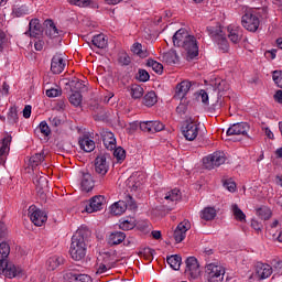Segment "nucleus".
I'll list each match as a JSON object with an SVG mask.
<instances>
[{"label":"nucleus","instance_id":"23","mask_svg":"<svg viewBox=\"0 0 282 282\" xmlns=\"http://www.w3.org/2000/svg\"><path fill=\"white\" fill-rule=\"evenodd\" d=\"M272 272H274V269L270 264L258 262L256 265V274L259 279H269V276H272Z\"/></svg>","mask_w":282,"mask_h":282},{"label":"nucleus","instance_id":"31","mask_svg":"<svg viewBox=\"0 0 282 282\" xmlns=\"http://www.w3.org/2000/svg\"><path fill=\"white\" fill-rule=\"evenodd\" d=\"M65 263V258L63 256H53L50 257L46 261V265L48 270H56L59 265H63Z\"/></svg>","mask_w":282,"mask_h":282},{"label":"nucleus","instance_id":"25","mask_svg":"<svg viewBox=\"0 0 282 282\" xmlns=\"http://www.w3.org/2000/svg\"><path fill=\"white\" fill-rule=\"evenodd\" d=\"M12 137L8 135L0 140V164H6V155L10 153Z\"/></svg>","mask_w":282,"mask_h":282},{"label":"nucleus","instance_id":"48","mask_svg":"<svg viewBox=\"0 0 282 282\" xmlns=\"http://www.w3.org/2000/svg\"><path fill=\"white\" fill-rule=\"evenodd\" d=\"M113 156L116 158L117 162L121 164L127 159V151L122 149V147H118L113 149Z\"/></svg>","mask_w":282,"mask_h":282},{"label":"nucleus","instance_id":"63","mask_svg":"<svg viewBox=\"0 0 282 282\" xmlns=\"http://www.w3.org/2000/svg\"><path fill=\"white\" fill-rule=\"evenodd\" d=\"M23 118H30V116H32V106L28 105L24 107L23 111Z\"/></svg>","mask_w":282,"mask_h":282},{"label":"nucleus","instance_id":"30","mask_svg":"<svg viewBox=\"0 0 282 282\" xmlns=\"http://www.w3.org/2000/svg\"><path fill=\"white\" fill-rule=\"evenodd\" d=\"M25 34H29V36H33V39H36L39 34H41V22L39 19H32L29 23V31L25 32Z\"/></svg>","mask_w":282,"mask_h":282},{"label":"nucleus","instance_id":"9","mask_svg":"<svg viewBox=\"0 0 282 282\" xmlns=\"http://www.w3.org/2000/svg\"><path fill=\"white\" fill-rule=\"evenodd\" d=\"M29 217L34 226H43L47 221V214L35 205L29 207Z\"/></svg>","mask_w":282,"mask_h":282},{"label":"nucleus","instance_id":"47","mask_svg":"<svg viewBox=\"0 0 282 282\" xmlns=\"http://www.w3.org/2000/svg\"><path fill=\"white\" fill-rule=\"evenodd\" d=\"M7 122L9 124H17V122H19V113L17 111V108L9 109V112L7 115Z\"/></svg>","mask_w":282,"mask_h":282},{"label":"nucleus","instance_id":"14","mask_svg":"<svg viewBox=\"0 0 282 282\" xmlns=\"http://www.w3.org/2000/svg\"><path fill=\"white\" fill-rule=\"evenodd\" d=\"M141 131L145 133H158L160 131H164V123L159 120L155 121H141L140 122Z\"/></svg>","mask_w":282,"mask_h":282},{"label":"nucleus","instance_id":"27","mask_svg":"<svg viewBox=\"0 0 282 282\" xmlns=\"http://www.w3.org/2000/svg\"><path fill=\"white\" fill-rule=\"evenodd\" d=\"M78 144L82 151H85V153H91V151L96 149V142H94V140H91V138H89L88 135L79 138Z\"/></svg>","mask_w":282,"mask_h":282},{"label":"nucleus","instance_id":"51","mask_svg":"<svg viewBox=\"0 0 282 282\" xmlns=\"http://www.w3.org/2000/svg\"><path fill=\"white\" fill-rule=\"evenodd\" d=\"M147 65L148 67H152L153 72H155L156 74H162V70L164 69V66H162V64L154 59H148Z\"/></svg>","mask_w":282,"mask_h":282},{"label":"nucleus","instance_id":"10","mask_svg":"<svg viewBox=\"0 0 282 282\" xmlns=\"http://www.w3.org/2000/svg\"><path fill=\"white\" fill-rule=\"evenodd\" d=\"M212 39H214L215 43H217L219 50H221L224 53L228 52L230 50V46L228 45V40L224 37V34L221 33V29H215L213 26L207 28Z\"/></svg>","mask_w":282,"mask_h":282},{"label":"nucleus","instance_id":"20","mask_svg":"<svg viewBox=\"0 0 282 282\" xmlns=\"http://www.w3.org/2000/svg\"><path fill=\"white\" fill-rule=\"evenodd\" d=\"M191 228V224L188 221H182L177 225L176 229L174 230V240L176 243H182L183 239H186V232H188V229Z\"/></svg>","mask_w":282,"mask_h":282},{"label":"nucleus","instance_id":"46","mask_svg":"<svg viewBox=\"0 0 282 282\" xmlns=\"http://www.w3.org/2000/svg\"><path fill=\"white\" fill-rule=\"evenodd\" d=\"M45 160V153H35L33 156L30 159V165L32 169L39 166L43 161Z\"/></svg>","mask_w":282,"mask_h":282},{"label":"nucleus","instance_id":"38","mask_svg":"<svg viewBox=\"0 0 282 282\" xmlns=\"http://www.w3.org/2000/svg\"><path fill=\"white\" fill-rule=\"evenodd\" d=\"M163 61L167 65H175V63H177V61H180V57L177 56V52L169 51L163 54Z\"/></svg>","mask_w":282,"mask_h":282},{"label":"nucleus","instance_id":"56","mask_svg":"<svg viewBox=\"0 0 282 282\" xmlns=\"http://www.w3.org/2000/svg\"><path fill=\"white\" fill-rule=\"evenodd\" d=\"M151 76L149 75V72L144 69H139L138 75H137V80H140V83H147Z\"/></svg>","mask_w":282,"mask_h":282},{"label":"nucleus","instance_id":"32","mask_svg":"<svg viewBox=\"0 0 282 282\" xmlns=\"http://www.w3.org/2000/svg\"><path fill=\"white\" fill-rule=\"evenodd\" d=\"M217 217V209L215 207H205L200 210V219L205 221H213Z\"/></svg>","mask_w":282,"mask_h":282},{"label":"nucleus","instance_id":"6","mask_svg":"<svg viewBox=\"0 0 282 282\" xmlns=\"http://www.w3.org/2000/svg\"><path fill=\"white\" fill-rule=\"evenodd\" d=\"M127 208H135V200H133V197L127 196L126 200H119L113 203L110 206V213L111 215H123V213H127Z\"/></svg>","mask_w":282,"mask_h":282},{"label":"nucleus","instance_id":"4","mask_svg":"<svg viewBox=\"0 0 282 282\" xmlns=\"http://www.w3.org/2000/svg\"><path fill=\"white\" fill-rule=\"evenodd\" d=\"M181 47L186 52V61H195L199 56V45L195 35H189Z\"/></svg>","mask_w":282,"mask_h":282},{"label":"nucleus","instance_id":"40","mask_svg":"<svg viewBox=\"0 0 282 282\" xmlns=\"http://www.w3.org/2000/svg\"><path fill=\"white\" fill-rule=\"evenodd\" d=\"M166 261L172 270H180L182 265V257L177 254L167 257Z\"/></svg>","mask_w":282,"mask_h":282},{"label":"nucleus","instance_id":"13","mask_svg":"<svg viewBox=\"0 0 282 282\" xmlns=\"http://www.w3.org/2000/svg\"><path fill=\"white\" fill-rule=\"evenodd\" d=\"M250 124L248 122H237L227 129V135H248Z\"/></svg>","mask_w":282,"mask_h":282},{"label":"nucleus","instance_id":"58","mask_svg":"<svg viewBox=\"0 0 282 282\" xmlns=\"http://www.w3.org/2000/svg\"><path fill=\"white\" fill-rule=\"evenodd\" d=\"M118 61L120 65H131V57L127 53H120Z\"/></svg>","mask_w":282,"mask_h":282},{"label":"nucleus","instance_id":"53","mask_svg":"<svg viewBox=\"0 0 282 282\" xmlns=\"http://www.w3.org/2000/svg\"><path fill=\"white\" fill-rule=\"evenodd\" d=\"M70 6H77V8H89L91 0H69Z\"/></svg>","mask_w":282,"mask_h":282},{"label":"nucleus","instance_id":"22","mask_svg":"<svg viewBox=\"0 0 282 282\" xmlns=\"http://www.w3.org/2000/svg\"><path fill=\"white\" fill-rule=\"evenodd\" d=\"M191 82L188 80H183L180 84H177L176 86V91L174 95V98L176 100H184V98H186V94H188V91H191Z\"/></svg>","mask_w":282,"mask_h":282},{"label":"nucleus","instance_id":"16","mask_svg":"<svg viewBox=\"0 0 282 282\" xmlns=\"http://www.w3.org/2000/svg\"><path fill=\"white\" fill-rule=\"evenodd\" d=\"M144 185V174L135 173L128 178V186L132 193H135Z\"/></svg>","mask_w":282,"mask_h":282},{"label":"nucleus","instance_id":"33","mask_svg":"<svg viewBox=\"0 0 282 282\" xmlns=\"http://www.w3.org/2000/svg\"><path fill=\"white\" fill-rule=\"evenodd\" d=\"M66 279L69 282H93L91 276L87 274H78V273H67Z\"/></svg>","mask_w":282,"mask_h":282},{"label":"nucleus","instance_id":"24","mask_svg":"<svg viewBox=\"0 0 282 282\" xmlns=\"http://www.w3.org/2000/svg\"><path fill=\"white\" fill-rule=\"evenodd\" d=\"M97 259H100V261L104 262V264L107 265L110 270L116 268V263H118V256H116V252L113 251L104 252Z\"/></svg>","mask_w":282,"mask_h":282},{"label":"nucleus","instance_id":"42","mask_svg":"<svg viewBox=\"0 0 282 282\" xmlns=\"http://www.w3.org/2000/svg\"><path fill=\"white\" fill-rule=\"evenodd\" d=\"M132 52L133 54H137V56H139L140 58H147L149 56V51L142 48V44H140L139 42H135L132 45Z\"/></svg>","mask_w":282,"mask_h":282},{"label":"nucleus","instance_id":"49","mask_svg":"<svg viewBox=\"0 0 282 282\" xmlns=\"http://www.w3.org/2000/svg\"><path fill=\"white\" fill-rule=\"evenodd\" d=\"M231 210L238 221H246V214L243 213V210H241V208H239L237 204H234L231 206Z\"/></svg>","mask_w":282,"mask_h":282},{"label":"nucleus","instance_id":"61","mask_svg":"<svg viewBox=\"0 0 282 282\" xmlns=\"http://www.w3.org/2000/svg\"><path fill=\"white\" fill-rule=\"evenodd\" d=\"M198 98L202 100L203 105H208V93H206V90H199Z\"/></svg>","mask_w":282,"mask_h":282},{"label":"nucleus","instance_id":"28","mask_svg":"<svg viewBox=\"0 0 282 282\" xmlns=\"http://www.w3.org/2000/svg\"><path fill=\"white\" fill-rule=\"evenodd\" d=\"M227 32H228V39L231 41V43H239V41H241V28L237 26V25H229L227 28Z\"/></svg>","mask_w":282,"mask_h":282},{"label":"nucleus","instance_id":"12","mask_svg":"<svg viewBox=\"0 0 282 282\" xmlns=\"http://www.w3.org/2000/svg\"><path fill=\"white\" fill-rule=\"evenodd\" d=\"M107 204V200L105 199V196L97 195L89 199V204L86 205V213H98V210H102V206Z\"/></svg>","mask_w":282,"mask_h":282},{"label":"nucleus","instance_id":"21","mask_svg":"<svg viewBox=\"0 0 282 282\" xmlns=\"http://www.w3.org/2000/svg\"><path fill=\"white\" fill-rule=\"evenodd\" d=\"M95 171L98 175H107L109 172V163L107 162V156L100 154L95 160Z\"/></svg>","mask_w":282,"mask_h":282},{"label":"nucleus","instance_id":"39","mask_svg":"<svg viewBox=\"0 0 282 282\" xmlns=\"http://www.w3.org/2000/svg\"><path fill=\"white\" fill-rule=\"evenodd\" d=\"M119 228L121 230H133L135 228V220L133 218H121Z\"/></svg>","mask_w":282,"mask_h":282},{"label":"nucleus","instance_id":"17","mask_svg":"<svg viewBox=\"0 0 282 282\" xmlns=\"http://www.w3.org/2000/svg\"><path fill=\"white\" fill-rule=\"evenodd\" d=\"M100 135L102 138L104 147L108 151H113V149H116V147H117L116 135L113 134V132H111L107 129H104L100 132Z\"/></svg>","mask_w":282,"mask_h":282},{"label":"nucleus","instance_id":"11","mask_svg":"<svg viewBox=\"0 0 282 282\" xmlns=\"http://www.w3.org/2000/svg\"><path fill=\"white\" fill-rule=\"evenodd\" d=\"M183 135L185 140L193 142V140H196L197 135H199V124L193 121H187L183 127Z\"/></svg>","mask_w":282,"mask_h":282},{"label":"nucleus","instance_id":"55","mask_svg":"<svg viewBox=\"0 0 282 282\" xmlns=\"http://www.w3.org/2000/svg\"><path fill=\"white\" fill-rule=\"evenodd\" d=\"M63 94V89L61 88H50L46 90V96L48 98H58Z\"/></svg>","mask_w":282,"mask_h":282},{"label":"nucleus","instance_id":"41","mask_svg":"<svg viewBox=\"0 0 282 282\" xmlns=\"http://www.w3.org/2000/svg\"><path fill=\"white\" fill-rule=\"evenodd\" d=\"M158 102V95H155V91H149L143 97V105L145 107H153Z\"/></svg>","mask_w":282,"mask_h":282},{"label":"nucleus","instance_id":"50","mask_svg":"<svg viewBox=\"0 0 282 282\" xmlns=\"http://www.w3.org/2000/svg\"><path fill=\"white\" fill-rule=\"evenodd\" d=\"M13 14H14V17H18V18L25 17V14H30V9L25 4L15 7L13 9Z\"/></svg>","mask_w":282,"mask_h":282},{"label":"nucleus","instance_id":"35","mask_svg":"<svg viewBox=\"0 0 282 282\" xmlns=\"http://www.w3.org/2000/svg\"><path fill=\"white\" fill-rule=\"evenodd\" d=\"M8 257H10V245L8 242L0 243V268L2 263L8 261Z\"/></svg>","mask_w":282,"mask_h":282},{"label":"nucleus","instance_id":"45","mask_svg":"<svg viewBox=\"0 0 282 282\" xmlns=\"http://www.w3.org/2000/svg\"><path fill=\"white\" fill-rule=\"evenodd\" d=\"M109 270H111L110 267L101 262L100 259H97L96 271H95L96 276H102V274H107Z\"/></svg>","mask_w":282,"mask_h":282},{"label":"nucleus","instance_id":"62","mask_svg":"<svg viewBox=\"0 0 282 282\" xmlns=\"http://www.w3.org/2000/svg\"><path fill=\"white\" fill-rule=\"evenodd\" d=\"M273 272L282 274V260L273 262Z\"/></svg>","mask_w":282,"mask_h":282},{"label":"nucleus","instance_id":"5","mask_svg":"<svg viewBox=\"0 0 282 282\" xmlns=\"http://www.w3.org/2000/svg\"><path fill=\"white\" fill-rule=\"evenodd\" d=\"M0 274H4L7 279H21V276H23V269L7 261L1 263Z\"/></svg>","mask_w":282,"mask_h":282},{"label":"nucleus","instance_id":"54","mask_svg":"<svg viewBox=\"0 0 282 282\" xmlns=\"http://www.w3.org/2000/svg\"><path fill=\"white\" fill-rule=\"evenodd\" d=\"M70 89L72 91H82V89H85V84L78 79H73L70 82Z\"/></svg>","mask_w":282,"mask_h":282},{"label":"nucleus","instance_id":"19","mask_svg":"<svg viewBox=\"0 0 282 282\" xmlns=\"http://www.w3.org/2000/svg\"><path fill=\"white\" fill-rule=\"evenodd\" d=\"M80 175V188L84 193H90L94 191V177L89 174V172H79Z\"/></svg>","mask_w":282,"mask_h":282},{"label":"nucleus","instance_id":"60","mask_svg":"<svg viewBox=\"0 0 282 282\" xmlns=\"http://www.w3.org/2000/svg\"><path fill=\"white\" fill-rule=\"evenodd\" d=\"M251 228H253V230H256V232H261V230H263V225L261 223H259V220L252 219Z\"/></svg>","mask_w":282,"mask_h":282},{"label":"nucleus","instance_id":"64","mask_svg":"<svg viewBox=\"0 0 282 282\" xmlns=\"http://www.w3.org/2000/svg\"><path fill=\"white\" fill-rule=\"evenodd\" d=\"M50 122L52 127H61L62 120L58 117H51Z\"/></svg>","mask_w":282,"mask_h":282},{"label":"nucleus","instance_id":"43","mask_svg":"<svg viewBox=\"0 0 282 282\" xmlns=\"http://www.w3.org/2000/svg\"><path fill=\"white\" fill-rule=\"evenodd\" d=\"M256 215L260 217V219H264V221H267V219H270V217H272V209H270V207L263 206L256 209Z\"/></svg>","mask_w":282,"mask_h":282},{"label":"nucleus","instance_id":"18","mask_svg":"<svg viewBox=\"0 0 282 282\" xmlns=\"http://www.w3.org/2000/svg\"><path fill=\"white\" fill-rule=\"evenodd\" d=\"M65 58L63 57V54H55L51 61V72L54 74H63L65 69Z\"/></svg>","mask_w":282,"mask_h":282},{"label":"nucleus","instance_id":"15","mask_svg":"<svg viewBox=\"0 0 282 282\" xmlns=\"http://www.w3.org/2000/svg\"><path fill=\"white\" fill-rule=\"evenodd\" d=\"M163 199H164L163 204H170L167 205V210H173V206H175L177 202L182 199V192H180V189L177 188L169 191L164 195Z\"/></svg>","mask_w":282,"mask_h":282},{"label":"nucleus","instance_id":"57","mask_svg":"<svg viewBox=\"0 0 282 282\" xmlns=\"http://www.w3.org/2000/svg\"><path fill=\"white\" fill-rule=\"evenodd\" d=\"M272 78H273V83H275V85L282 89V72L274 70Z\"/></svg>","mask_w":282,"mask_h":282},{"label":"nucleus","instance_id":"59","mask_svg":"<svg viewBox=\"0 0 282 282\" xmlns=\"http://www.w3.org/2000/svg\"><path fill=\"white\" fill-rule=\"evenodd\" d=\"M39 130L41 131V133H43V135L47 137L50 135V133H52V130L50 129V126H47L46 121H42L39 126Z\"/></svg>","mask_w":282,"mask_h":282},{"label":"nucleus","instance_id":"26","mask_svg":"<svg viewBox=\"0 0 282 282\" xmlns=\"http://www.w3.org/2000/svg\"><path fill=\"white\" fill-rule=\"evenodd\" d=\"M191 34H188V31L186 29H180L176 31L172 37L173 44L175 47H182L184 42H186L189 39Z\"/></svg>","mask_w":282,"mask_h":282},{"label":"nucleus","instance_id":"1","mask_svg":"<svg viewBox=\"0 0 282 282\" xmlns=\"http://www.w3.org/2000/svg\"><path fill=\"white\" fill-rule=\"evenodd\" d=\"M69 254L74 261H82V259H85V254H87V245L80 229L72 237Z\"/></svg>","mask_w":282,"mask_h":282},{"label":"nucleus","instance_id":"36","mask_svg":"<svg viewBox=\"0 0 282 282\" xmlns=\"http://www.w3.org/2000/svg\"><path fill=\"white\" fill-rule=\"evenodd\" d=\"M130 96L133 100H140L144 96V88L138 84L132 85L130 87Z\"/></svg>","mask_w":282,"mask_h":282},{"label":"nucleus","instance_id":"7","mask_svg":"<svg viewBox=\"0 0 282 282\" xmlns=\"http://www.w3.org/2000/svg\"><path fill=\"white\" fill-rule=\"evenodd\" d=\"M185 275L188 279H199V274H202V270L199 269V261L195 257H188L185 260Z\"/></svg>","mask_w":282,"mask_h":282},{"label":"nucleus","instance_id":"44","mask_svg":"<svg viewBox=\"0 0 282 282\" xmlns=\"http://www.w3.org/2000/svg\"><path fill=\"white\" fill-rule=\"evenodd\" d=\"M68 100L70 105H73V107H80V105L83 104V95L80 94V91L75 90L72 93Z\"/></svg>","mask_w":282,"mask_h":282},{"label":"nucleus","instance_id":"29","mask_svg":"<svg viewBox=\"0 0 282 282\" xmlns=\"http://www.w3.org/2000/svg\"><path fill=\"white\" fill-rule=\"evenodd\" d=\"M127 239V235L122 231H115L111 232L108 237V245L109 246H120L122 241Z\"/></svg>","mask_w":282,"mask_h":282},{"label":"nucleus","instance_id":"52","mask_svg":"<svg viewBox=\"0 0 282 282\" xmlns=\"http://www.w3.org/2000/svg\"><path fill=\"white\" fill-rule=\"evenodd\" d=\"M33 184H35L37 188H45V186H47V177L36 175L33 178Z\"/></svg>","mask_w":282,"mask_h":282},{"label":"nucleus","instance_id":"8","mask_svg":"<svg viewBox=\"0 0 282 282\" xmlns=\"http://www.w3.org/2000/svg\"><path fill=\"white\" fill-rule=\"evenodd\" d=\"M226 163V154L224 152H214L206 159H204V166L208 171H213V169L217 166H221V164Z\"/></svg>","mask_w":282,"mask_h":282},{"label":"nucleus","instance_id":"3","mask_svg":"<svg viewBox=\"0 0 282 282\" xmlns=\"http://www.w3.org/2000/svg\"><path fill=\"white\" fill-rule=\"evenodd\" d=\"M241 25L248 32H257L259 25H261V20L254 11H247L241 18Z\"/></svg>","mask_w":282,"mask_h":282},{"label":"nucleus","instance_id":"37","mask_svg":"<svg viewBox=\"0 0 282 282\" xmlns=\"http://www.w3.org/2000/svg\"><path fill=\"white\" fill-rule=\"evenodd\" d=\"M91 43L94 47H98V50H105V47H107V39H105V34L95 35Z\"/></svg>","mask_w":282,"mask_h":282},{"label":"nucleus","instance_id":"34","mask_svg":"<svg viewBox=\"0 0 282 282\" xmlns=\"http://www.w3.org/2000/svg\"><path fill=\"white\" fill-rule=\"evenodd\" d=\"M61 32L63 31H58L56 24H54V22L50 20L45 31L46 36H48L50 39H56L61 36Z\"/></svg>","mask_w":282,"mask_h":282},{"label":"nucleus","instance_id":"2","mask_svg":"<svg viewBox=\"0 0 282 282\" xmlns=\"http://www.w3.org/2000/svg\"><path fill=\"white\" fill-rule=\"evenodd\" d=\"M205 274L208 282H224L226 268L219 262H210L205 267Z\"/></svg>","mask_w":282,"mask_h":282}]
</instances>
